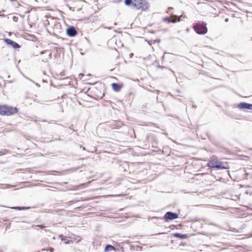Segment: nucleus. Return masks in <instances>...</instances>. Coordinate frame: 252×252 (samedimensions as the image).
<instances>
[{"label": "nucleus", "mask_w": 252, "mask_h": 252, "mask_svg": "<svg viewBox=\"0 0 252 252\" xmlns=\"http://www.w3.org/2000/svg\"><path fill=\"white\" fill-rule=\"evenodd\" d=\"M18 109L7 105H0V115L4 116H11L17 113Z\"/></svg>", "instance_id": "obj_1"}, {"label": "nucleus", "mask_w": 252, "mask_h": 252, "mask_svg": "<svg viewBox=\"0 0 252 252\" xmlns=\"http://www.w3.org/2000/svg\"><path fill=\"white\" fill-rule=\"evenodd\" d=\"M132 6L136 10L145 11L148 9L149 4L146 0H133Z\"/></svg>", "instance_id": "obj_2"}, {"label": "nucleus", "mask_w": 252, "mask_h": 252, "mask_svg": "<svg viewBox=\"0 0 252 252\" xmlns=\"http://www.w3.org/2000/svg\"><path fill=\"white\" fill-rule=\"evenodd\" d=\"M206 23L199 21L193 26L194 31L198 34H205L208 32Z\"/></svg>", "instance_id": "obj_3"}, {"label": "nucleus", "mask_w": 252, "mask_h": 252, "mask_svg": "<svg viewBox=\"0 0 252 252\" xmlns=\"http://www.w3.org/2000/svg\"><path fill=\"white\" fill-rule=\"evenodd\" d=\"M207 166L211 168L222 169L224 168L221 162L217 158L212 157L207 163Z\"/></svg>", "instance_id": "obj_4"}, {"label": "nucleus", "mask_w": 252, "mask_h": 252, "mask_svg": "<svg viewBox=\"0 0 252 252\" xmlns=\"http://www.w3.org/2000/svg\"><path fill=\"white\" fill-rule=\"evenodd\" d=\"M178 218V214L177 213L167 212L164 215L163 219L166 222H168L169 220L176 219Z\"/></svg>", "instance_id": "obj_5"}, {"label": "nucleus", "mask_w": 252, "mask_h": 252, "mask_svg": "<svg viewBox=\"0 0 252 252\" xmlns=\"http://www.w3.org/2000/svg\"><path fill=\"white\" fill-rule=\"evenodd\" d=\"M237 107L244 111L252 113V104H250L246 102H242L239 103Z\"/></svg>", "instance_id": "obj_6"}, {"label": "nucleus", "mask_w": 252, "mask_h": 252, "mask_svg": "<svg viewBox=\"0 0 252 252\" xmlns=\"http://www.w3.org/2000/svg\"><path fill=\"white\" fill-rule=\"evenodd\" d=\"M4 41L7 45L11 46L14 49H17L20 48V46L16 42L11 40L10 39L6 38L4 39Z\"/></svg>", "instance_id": "obj_7"}, {"label": "nucleus", "mask_w": 252, "mask_h": 252, "mask_svg": "<svg viewBox=\"0 0 252 252\" xmlns=\"http://www.w3.org/2000/svg\"><path fill=\"white\" fill-rule=\"evenodd\" d=\"M112 89L115 92H119L123 87V84L112 83L111 84Z\"/></svg>", "instance_id": "obj_8"}, {"label": "nucleus", "mask_w": 252, "mask_h": 252, "mask_svg": "<svg viewBox=\"0 0 252 252\" xmlns=\"http://www.w3.org/2000/svg\"><path fill=\"white\" fill-rule=\"evenodd\" d=\"M67 33L70 36H74L77 34V32L76 30L72 27L67 30Z\"/></svg>", "instance_id": "obj_9"}, {"label": "nucleus", "mask_w": 252, "mask_h": 252, "mask_svg": "<svg viewBox=\"0 0 252 252\" xmlns=\"http://www.w3.org/2000/svg\"><path fill=\"white\" fill-rule=\"evenodd\" d=\"M181 17L182 16H178L176 15H171V23H175L178 22H180L181 21Z\"/></svg>", "instance_id": "obj_10"}, {"label": "nucleus", "mask_w": 252, "mask_h": 252, "mask_svg": "<svg viewBox=\"0 0 252 252\" xmlns=\"http://www.w3.org/2000/svg\"><path fill=\"white\" fill-rule=\"evenodd\" d=\"M173 236L176 238H179L181 239H186L189 237L188 234H181L178 233H176L173 234Z\"/></svg>", "instance_id": "obj_11"}, {"label": "nucleus", "mask_w": 252, "mask_h": 252, "mask_svg": "<svg viewBox=\"0 0 252 252\" xmlns=\"http://www.w3.org/2000/svg\"><path fill=\"white\" fill-rule=\"evenodd\" d=\"M10 208H11L12 209H14V210H26V209H30V207H10Z\"/></svg>", "instance_id": "obj_12"}, {"label": "nucleus", "mask_w": 252, "mask_h": 252, "mask_svg": "<svg viewBox=\"0 0 252 252\" xmlns=\"http://www.w3.org/2000/svg\"><path fill=\"white\" fill-rule=\"evenodd\" d=\"M115 248L112 245H107L105 248V251H112V250H115Z\"/></svg>", "instance_id": "obj_13"}, {"label": "nucleus", "mask_w": 252, "mask_h": 252, "mask_svg": "<svg viewBox=\"0 0 252 252\" xmlns=\"http://www.w3.org/2000/svg\"><path fill=\"white\" fill-rule=\"evenodd\" d=\"M171 16L170 17H166L163 18V21L167 23H171Z\"/></svg>", "instance_id": "obj_14"}, {"label": "nucleus", "mask_w": 252, "mask_h": 252, "mask_svg": "<svg viewBox=\"0 0 252 252\" xmlns=\"http://www.w3.org/2000/svg\"><path fill=\"white\" fill-rule=\"evenodd\" d=\"M133 0H125V3L126 5H129L130 4L132 5Z\"/></svg>", "instance_id": "obj_15"}, {"label": "nucleus", "mask_w": 252, "mask_h": 252, "mask_svg": "<svg viewBox=\"0 0 252 252\" xmlns=\"http://www.w3.org/2000/svg\"><path fill=\"white\" fill-rule=\"evenodd\" d=\"M42 251H50V252H53L54 251V249L52 247H50L47 249H42Z\"/></svg>", "instance_id": "obj_16"}, {"label": "nucleus", "mask_w": 252, "mask_h": 252, "mask_svg": "<svg viewBox=\"0 0 252 252\" xmlns=\"http://www.w3.org/2000/svg\"><path fill=\"white\" fill-rule=\"evenodd\" d=\"M173 9V8L172 7H169L168 8L167 10L166 11V13H171V10Z\"/></svg>", "instance_id": "obj_17"}, {"label": "nucleus", "mask_w": 252, "mask_h": 252, "mask_svg": "<svg viewBox=\"0 0 252 252\" xmlns=\"http://www.w3.org/2000/svg\"><path fill=\"white\" fill-rule=\"evenodd\" d=\"M36 226L38 227H39L40 228H44L45 227V226H44L43 225H37Z\"/></svg>", "instance_id": "obj_18"}, {"label": "nucleus", "mask_w": 252, "mask_h": 252, "mask_svg": "<svg viewBox=\"0 0 252 252\" xmlns=\"http://www.w3.org/2000/svg\"><path fill=\"white\" fill-rule=\"evenodd\" d=\"M133 53H130V54H129V57H130V58H132L133 57Z\"/></svg>", "instance_id": "obj_19"}, {"label": "nucleus", "mask_w": 252, "mask_h": 252, "mask_svg": "<svg viewBox=\"0 0 252 252\" xmlns=\"http://www.w3.org/2000/svg\"><path fill=\"white\" fill-rule=\"evenodd\" d=\"M17 19L18 18H17L16 16H14V17H13V19Z\"/></svg>", "instance_id": "obj_20"}, {"label": "nucleus", "mask_w": 252, "mask_h": 252, "mask_svg": "<svg viewBox=\"0 0 252 252\" xmlns=\"http://www.w3.org/2000/svg\"><path fill=\"white\" fill-rule=\"evenodd\" d=\"M84 75L83 74H79V76H83Z\"/></svg>", "instance_id": "obj_21"}]
</instances>
